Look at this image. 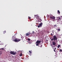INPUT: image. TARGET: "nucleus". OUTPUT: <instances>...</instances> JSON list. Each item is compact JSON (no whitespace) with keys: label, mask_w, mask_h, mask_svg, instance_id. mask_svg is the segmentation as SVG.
I'll return each instance as SVG.
<instances>
[{"label":"nucleus","mask_w":62,"mask_h":62,"mask_svg":"<svg viewBox=\"0 0 62 62\" xmlns=\"http://www.w3.org/2000/svg\"><path fill=\"white\" fill-rule=\"evenodd\" d=\"M31 33H26V36L28 37L29 35H30Z\"/></svg>","instance_id":"obj_8"},{"label":"nucleus","mask_w":62,"mask_h":62,"mask_svg":"<svg viewBox=\"0 0 62 62\" xmlns=\"http://www.w3.org/2000/svg\"><path fill=\"white\" fill-rule=\"evenodd\" d=\"M54 49V50H56V48H55Z\"/></svg>","instance_id":"obj_26"},{"label":"nucleus","mask_w":62,"mask_h":62,"mask_svg":"<svg viewBox=\"0 0 62 62\" xmlns=\"http://www.w3.org/2000/svg\"><path fill=\"white\" fill-rule=\"evenodd\" d=\"M60 45H58L57 46V48H59V47H60Z\"/></svg>","instance_id":"obj_12"},{"label":"nucleus","mask_w":62,"mask_h":62,"mask_svg":"<svg viewBox=\"0 0 62 62\" xmlns=\"http://www.w3.org/2000/svg\"><path fill=\"white\" fill-rule=\"evenodd\" d=\"M3 43H2V42H0V45H3Z\"/></svg>","instance_id":"obj_11"},{"label":"nucleus","mask_w":62,"mask_h":62,"mask_svg":"<svg viewBox=\"0 0 62 62\" xmlns=\"http://www.w3.org/2000/svg\"><path fill=\"white\" fill-rule=\"evenodd\" d=\"M14 41L15 42H19L20 41V39L18 38H16L14 39Z\"/></svg>","instance_id":"obj_3"},{"label":"nucleus","mask_w":62,"mask_h":62,"mask_svg":"<svg viewBox=\"0 0 62 62\" xmlns=\"http://www.w3.org/2000/svg\"><path fill=\"white\" fill-rule=\"evenodd\" d=\"M28 41H30V39H29V38H28Z\"/></svg>","instance_id":"obj_19"},{"label":"nucleus","mask_w":62,"mask_h":62,"mask_svg":"<svg viewBox=\"0 0 62 62\" xmlns=\"http://www.w3.org/2000/svg\"><path fill=\"white\" fill-rule=\"evenodd\" d=\"M50 18H51V19H53V20H55V16H53V17H52L51 16Z\"/></svg>","instance_id":"obj_9"},{"label":"nucleus","mask_w":62,"mask_h":62,"mask_svg":"<svg viewBox=\"0 0 62 62\" xmlns=\"http://www.w3.org/2000/svg\"><path fill=\"white\" fill-rule=\"evenodd\" d=\"M51 35L52 36H53V34H52V33H51Z\"/></svg>","instance_id":"obj_24"},{"label":"nucleus","mask_w":62,"mask_h":62,"mask_svg":"<svg viewBox=\"0 0 62 62\" xmlns=\"http://www.w3.org/2000/svg\"><path fill=\"white\" fill-rule=\"evenodd\" d=\"M54 27H56L57 26V25H54Z\"/></svg>","instance_id":"obj_20"},{"label":"nucleus","mask_w":62,"mask_h":62,"mask_svg":"<svg viewBox=\"0 0 62 62\" xmlns=\"http://www.w3.org/2000/svg\"><path fill=\"white\" fill-rule=\"evenodd\" d=\"M52 44L54 45H55V42H52Z\"/></svg>","instance_id":"obj_10"},{"label":"nucleus","mask_w":62,"mask_h":62,"mask_svg":"<svg viewBox=\"0 0 62 62\" xmlns=\"http://www.w3.org/2000/svg\"><path fill=\"white\" fill-rule=\"evenodd\" d=\"M54 51L55 52H56V51H55V49H54Z\"/></svg>","instance_id":"obj_25"},{"label":"nucleus","mask_w":62,"mask_h":62,"mask_svg":"<svg viewBox=\"0 0 62 62\" xmlns=\"http://www.w3.org/2000/svg\"><path fill=\"white\" fill-rule=\"evenodd\" d=\"M10 53L11 54H13V55H15V54H16V53L14 52L13 51H10Z\"/></svg>","instance_id":"obj_6"},{"label":"nucleus","mask_w":62,"mask_h":62,"mask_svg":"<svg viewBox=\"0 0 62 62\" xmlns=\"http://www.w3.org/2000/svg\"><path fill=\"white\" fill-rule=\"evenodd\" d=\"M41 42V41H39V40H37L36 42V46H38L39 45V44Z\"/></svg>","instance_id":"obj_4"},{"label":"nucleus","mask_w":62,"mask_h":62,"mask_svg":"<svg viewBox=\"0 0 62 62\" xmlns=\"http://www.w3.org/2000/svg\"><path fill=\"white\" fill-rule=\"evenodd\" d=\"M58 31H60V29H58Z\"/></svg>","instance_id":"obj_21"},{"label":"nucleus","mask_w":62,"mask_h":62,"mask_svg":"<svg viewBox=\"0 0 62 62\" xmlns=\"http://www.w3.org/2000/svg\"><path fill=\"white\" fill-rule=\"evenodd\" d=\"M61 23H62V20L61 21Z\"/></svg>","instance_id":"obj_27"},{"label":"nucleus","mask_w":62,"mask_h":62,"mask_svg":"<svg viewBox=\"0 0 62 62\" xmlns=\"http://www.w3.org/2000/svg\"><path fill=\"white\" fill-rule=\"evenodd\" d=\"M58 12L59 14H60V12L59 11V10H58Z\"/></svg>","instance_id":"obj_14"},{"label":"nucleus","mask_w":62,"mask_h":62,"mask_svg":"<svg viewBox=\"0 0 62 62\" xmlns=\"http://www.w3.org/2000/svg\"><path fill=\"white\" fill-rule=\"evenodd\" d=\"M2 54V52L1 51H0V55Z\"/></svg>","instance_id":"obj_13"},{"label":"nucleus","mask_w":62,"mask_h":62,"mask_svg":"<svg viewBox=\"0 0 62 62\" xmlns=\"http://www.w3.org/2000/svg\"><path fill=\"white\" fill-rule=\"evenodd\" d=\"M56 18H57L56 20L58 21H61V18H60V17H57Z\"/></svg>","instance_id":"obj_7"},{"label":"nucleus","mask_w":62,"mask_h":62,"mask_svg":"<svg viewBox=\"0 0 62 62\" xmlns=\"http://www.w3.org/2000/svg\"><path fill=\"white\" fill-rule=\"evenodd\" d=\"M60 52H62V49H60Z\"/></svg>","instance_id":"obj_22"},{"label":"nucleus","mask_w":62,"mask_h":62,"mask_svg":"<svg viewBox=\"0 0 62 62\" xmlns=\"http://www.w3.org/2000/svg\"><path fill=\"white\" fill-rule=\"evenodd\" d=\"M37 19H38V22H39L41 21V19H40L39 17V16L37 15H34V18H36Z\"/></svg>","instance_id":"obj_1"},{"label":"nucleus","mask_w":62,"mask_h":62,"mask_svg":"<svg viewBox=\"0 0 62 62\" xmlns=\"http://www.w3.org/2000/svg\"><path fill=\"white\" fill-rule=\"evenodd\" d=\"M42 47V45H41V46H40V47L41 48V47Z\"/></svg>","instance_id":"obj_23"},{"label":"nucleus","mask_w":62,"mask_h":62,"mask_svg":"<svg viewBox=\"0 0 62 62\" xmlns=\"http://www.w3.org/2000/svg\"><path fill=\"white\" fill-rule=\"evenodd\" d=\"M6 33V31H5L4 32L3 34H5V33Z\"/></svg>","instance_id":"obj_17"},{"label":"nucleus","mask_w":62,"mask_h":62,"mask_svg":"<svg viewBox=\"0 0 62 62\" xmlns=\"http://www.w3.org/2000/svg\"><path fill=\"white\" fill-rule=\"evenodd\" d=\"M22 55H23L22 54H20V56H22Z\"/></svg>","instance_id":"obj_15"},{"label":"nucleus","mask_w":62,"mask_h":62,"mask_svg":"<svg viewBox=\"0 0 62 62\" xmlns=\"http://www.w3.org/2000/svg\"><path fill=\"white\" fill-rule=\"evenodd\" d=\"M1 50H4V48H2L0 49Z\"/></svg>","instance_id":"obj_16"},{"label":"nucleus","mask_w":62,"mask_h":62,"mask_svg":"<svg viewBox=\"0 0 62 62\" xmlns=\"http://www.w3.org/2000/svg\"><path fill=\"white\" fill-rule=\"evenodd\" d=\"M43 25V23L41 22L39 24V25L38 26V27L39 28L40 27H42V25Z\"/></svg>","instance_id":"obj_5"},{"label":"nucleus","mask_w":62,"mask_h":62,"mask_svg":"<svg viewBox=\"0 0 62 62\" xmlns=\"http://www.w3.org/2000/svg\"><path fill=\"white\" fill-rule=\"evenodd\" d=\"M57 39V38L56 36L55 35H54L53 37V39H52L51 40V41H53L54 40V41H55V40H56Z\"/></svg>","instance_id":"obj_2"},{"label":"nucleus","mask_w":62,"mask_h":62,"mask_svg":"<svg viewBox=\"0 0 62 62\" xmlns=\"http://www.w3.org/2000/svg\"><path fill=\"white\" fill-rule=\"evenodd\" d=\"M29 52L30 53V54H31V53H32V52H31V51H29Z\"/></svg>","instance_id":"obj_18"}]
</instances>
